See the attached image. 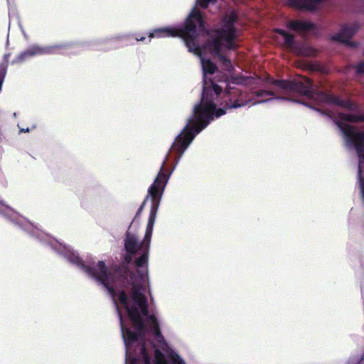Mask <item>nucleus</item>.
Returning a JSON list of instances; mask_svg holds the SVG:
<instances>
[{"instance_id": "5701e85b", "label": "nucleus", "mask_w": 364, "mask_h": 364, "mask_svg": "<svg viewBox=\"0 0 364 364\" xmlns=\"http://www.w3.org/2000/svg\"><path fill=\"white\" fill-rule=\"evenodd\" d=\"M358 122H364V113L362 114H358Z\"/></svg>"}, {"instance_id": "aec40b11", "label": "nucleus", "mask_w": 364, "mask_h": 364, "mask_svg": "<svg viewBox=\"0 0 364 364\" xmlns=\"http://www.w3.org/2000/svg\"><path fill=\"white\" fill-rule=\"evenodd\" d=\"M265 93H266L265 90H259L255 91L253 92V95L257 97H266Z\"/></svg>"}, {"instance_id": "412c9836", "label": "nucleus", "mask_w": 364, "mask_h": 364, "mask_svg": "<svg viewBox=\"0 0 364 364\" xmlns=\"http://www.w3.org/2000/svg\"><path fill=\"white\" fill-rule=\"evenodd\" d=\"M356 72L359 74H364V63H360L356 67Z\"/></svg>"}, {"instance_id": "ddd939ff", "label": "nucleus", "mask_w": 364, "mask_h": 364, "mask_svg": "<svg viewBox=\"0 0 364 364\" xmlns=\"http://www.w3.org/2000/svg\"><path fill=\"white\" fill-rule=\"evenodd\" d=\"M288 27L295 31H311L316 28L314 23L302 21H289L288 23Z\"/></svg>"}, {"instance_id": "4be33fe9", "label": "nucleus", "mask_w": 364, "mask_h": 364, "mask_svg": "<svg viewBox=\"0 0 364 364\" xmlns=\"http://www.w3.org/2000/svg\"><path fill=\"white\" fill-rule=\"evenodd\" d=\"M135 40L136 41H144L146 40V38L144 36H136Z\"/></svg>"}, {"instance_id": "393cba45", "label": "nucleus", "mask_w": 364, "mask_h": 364, "mask_svg": "<svg viewBox=\"0 0 364 364\" xmlns=\"http://www.w3.org/2000/svg\"><path fill=\"white\" fill-rule=\"evenodd\" d=\"M13 115H14V117H16V112H14V113L13 114Z\"/></svg>"}, {"instance_id": "7ed1b4c3", "label": "nucleus", "mask_w": 364, "mask_h": 364, "mask_svg": "<svg viewBox=\"0 0 364 364\" xmlns=\"http://www.w3.org/2000/svg\"><path fill=\"white\" fill-rule=\"evenodd\" d=\"M117 315L119 319L122 336L125 347V364H183V360L178 353L168 346L165 341L160 329V323L154 314H151L146 318L147 322L151 326V331L156 338L161 344V348L164 353L156 349L153 363L146 353L143 340L145 326L143 321V326L139 328L136 324H133L136 332L126 327L124 323L122 313L117 309Z\"/></svg>"}, {"instance_id": "b1692460", "label": "nucleus", "mask_w": 364, "mask_h": 364, "mask_svg": "<svg viewBox=\"0 0 364 364\" xmlns=\"http://www.w3.org/2000/svg\"><path fill=\"white\" fill-rule=\"evenodd\" d=\"M28 132H29V128H26V129L22 128V129H20V130H19L20 133Z\"/></svg>"}, {"instance_id": "39448f33", "label": "nucleus", "mask_w": 364, "mask_h": 364, "mask_svg": "<svg viewBox=\"0 0 364 364\" xmlns=\"http://www.w3.org/2000/svg\"><path fill=\"white\" fill-rule=\"evenodd\" d=\"M271 84L281 90L306 96L318 103L333 105L350 111L356 110L358 108L350 100H342L338 96L314 90L311 80L308 77H304L302 80L291 81L273 80Z\"/></svg>"}, {"instance_id": "f257e3e1", "label": "nucleus", "mask_w": 364, "mask_h": 364, "mask_svg": "<svg viewBox=\"0 0 364 364\" xmlns=\"http://www.w3.org/2000/svg\"><path fill=\"white\" fill-rule=\"evenodd\" d=\"M156 209L151 210L150 218L146 228L142 241L139 242L137 232L132 229L134 219L129 225L124 238V249L126 252L124 259L129 264L133 256H137L134 264L139 274L135 282L134 275L130 276L126 267H118L113 272L109 270L103 261L95 263L92 258L84 259L70 246L61 243L58 240L42 231L43 236L36 233L33 237L62 257L65 261L85 273L88 277L102 285L111 296L115 309L121 313L119 304L126 310L132 324L140 329L143 319L148 317V303L144 285L148 279V262L151 240L156 221Z\"/></svg>"}, {"instance_id": "f3484780", "label": "nucleus", "mask_w": 364, "mask_h": 364, "mask_svg": "<svg viewBox=\"0 0 364 364\" xmlns=\"http://www.w3.org/2000/svg\"><path fill=\"white\" fill-rule=\"evenodd\" d=\"M131 37L130 34H119L114 35L109 38H107L105 39L100 41V42L104 43H110L112 42H119L129 39Z\"/></svg>"}, {"instance_id": "9b49d317", "label": "nucleus", "mask_w": 364, "mask_h": 364, "mask_svg": "<svg viewBox=\"0 0 364 364\" xmlns=\"http://www.w3.org/2000/svg\"><path fill=\"white\" fill-rule=\"evenodd\" d=\"M265 95H266V96L271 97V98H268V99H265V100H258V101L254 102H252V105H259V104L267 103V102H271L272 100L287 101V102H295V103H297V104L303 105L305 107H309V108H310L311 109H314V110L319 112L322 115H325L326 114L321 109H319L318 108H316V107L310 105L309 104H308L306 102H302V101L299 100H294V99H292V98H290V97H279V96L275 97V94H274V92L268 91V90H266Z\"/></svg>"}, {"instance_id": "20e7f679", "label": "nucleus", "mask_w": 364, "mask_h": 364, "mask_svg": "<svg viewBox=\"0 0 364 364\" xmlns=\"http://www.w3.org/2000/svg\"><path fill=\"white\" fill-rule=\"evenodd\" d=\"M238 19V16L235 11L226 14L222 21L221 26L218 29L211 31L210 39L205 46L209 48V51L217 55L226 71L230 73L234 70L230 60L220 52L223 50H235L237 48L236 40L238 37L237 30L235 23Z\"/></svg>"}, {"instance_id": "6ab92c4d", "label": "nucleus", "mask_w": 364, "mask_h": 364, "mask_svg": "<svg viewBox=\"0 0 364 364\" xmlns=\"http://www.w3.org/2000/svg\"><path fill=\"white\" fill-rule=\"evenodd\" d=\"M363 360V357L360 355H355L348 358L347 364H360Z\"/></svg>"}, {"instance_id": "6e6552de", "label": "nucleus", "mask_w": 364, "mask_h": 364, "mask_svg": "<svg viewBox=\"0 0 364 364\" xmlns=\"http://www.w3.org/2000/svg\"><path fill=\"white\" fill-rule=\"evenodd\" d=\"M85 46V43L79 42H68L46 46H40L37 44H33L29 46L26 50L20 53L11 61V64L22 63L28 59L36 55L77 54L80 53Z\"/></svg>"}, {"instance_id": "0eeeda50", "label": "nucleus", "mask_w": 364, "mask_h": 364, "mask_svg": "<svg viewBox=\"0 0 364 364\" xmlns=\"http://www.w3.org/2000/svg\"><path fill=\"white\" fill-rule=\"evenodd\" d=\"M171 150L177 154L176 157L175 158V165H174L173 169L171 170V171L170 173H166V171H164L165 164H166V162L168 159V154H169V153H168L163 161V163L160 167L159 171L158 172L156 177L154 178L153 183L149 187V188L147 190V194H146L143 203L139 208V209L136 212V217L139 215L141 213V212L145 206L146 203L149 200H151V207H150V211H149L148 220L150 218L151 210L154 207L155 208L156 207L155 212H156V216L157 215V213H158V210H159V208L166 185L168 184V182L170 179V177H171L174 168H176L177 164L179 163V161L178 163H176L177 159L179 156V154L176 151H175L172 149V146H171L169 151H171Z\"/></svg>"}, {"instance_id": "2eb2a0df", "label": "nucleus", "mask_w": 364, "mask_h": 364, "mask_svg": "<svg viewBox=\"0 0 364 364\" xmlns=\"http://www.w3.org/2000/svg\"><path fill=\"white\" fill-rule=\"evenodd\" d=\"M276 32L283 36L285 46L290 48L292 51H294V46H297V43H296L294 41V36L287 33L285 31L282 29H277Z\"/></svg>"}, {"instance_id": "423d86ee", "label": "nucleus", "mask_w": 364, "mask_h": 364, "mask_svg": "<svg viewBox=\"0 0 364 364\" xmlns=\"http://www.w3.org/2000/svg\"><path fill=\"white\" fill-rule=\"evenodd\" d=\"M335 124L343 135L348 149H353L358 158V184L364 205V131H358L353 127L338 120Z\"/></svg>"}, {"instance_id": "9d476101", "label": "nucleus", "mask_w": 364, "mask_h": 364, "mask_svg": "<svg viewBox=\"0 0 364 364\" xmlns=\"http://www.w3.org/2000/svg\"><path fill=\"white\" fill-rule=\"evenodd\" d=\"M358 30L357 23L343 26L341 31L331 36V39L353 48L358 46L357 43L350 42V38L356 33Z\"/></svg>"}, {"instance_id": "1a4fd4ad", "label": "nucleus", "mask_w": 364, "mask_h": 364, "mask_svg": "<svg viewBox=\"0 0 364 364\" xmlns=\"http://www.w3.org/2000/svg\"><path fill=\"white\" fill-rule=\"evenodd\" d=\"M218 82H225L226 84L225 92L228 95H232L237 92L238 90L235 89V85L247 86L254 82V78L250 76H246L242 74L231 75L227 77L222 75Z\"/></svg>"}, {"instance_id": "a211bd4d", "label": "nucleus", "mask_w": 364, "mask_h": 364, "mask_svg": "<svg viewBox=\"0 0 364 364\" xmlns=\"http://www.w3.org/2000/svg\"><path fill=\"white\" fill-rule=\"evenodd\" d=\"M339 117L346 122H358V114H340Z\"/></svg>"}, {"instance_id": "dca6fc26", "label": "nucleus", "mask_w": 364, "mask_h": 364, "mask_svg": "<svg viewBox=\"0 0 364 364\" xmlns=\"http://www.w3.org/2000/svg\"><path fill=\"white\" fill-rule=\"evenodd\" d=\"M11 54L10 53H6L4 55V59L5 60V63H1L0 65V82H1V90L2 89V85L4 81L6 74L7 72V67H8V61L10 58Z\"/></svg>"}, {"instance_id": "f03ea898", "label": "nucleus", "mask_w": 364, "mask_h": 364, "mask_svg": "<svg viewBox=\"0 0 364 364\" xmlns=\"http://www.w3.org/2000/svg\"><path fill=\"white\" fill-rule=\"evenodd\" d=\"M210 35L211 32H208L205 28L204 33L197 37L200 47L196 48L195 52H192L200 58L203 71V90L200 101L193 106L192 114L187 119L186 124L172 143V149L179 154L176 163L180 161L195 137L215 118L224 115L226 113V109L242 107L250 102V100L240 102L239 100H236L232 105H227L226 108H217L218 105L222 104L220 95L223 88L218 85V80L220 77L215 80L208 77V75L215 73L217 66L210 59L204 58L202 55L203 50H209L208 48L205 47L208 43V41L205 43L200 42L201 38H210ZM217 77L219 76L217 75Z\"/></svg>"}, {"instance_id": "bb28decb", "label": "nucleus", "mask_w": 364, "mask_h": 364, "mask_svg": "<svg viewBox=\"0 0 364 364\" xmlns=\"http://www.w3.org/2000/svg\"><path fill=\"white\" fill-rule=\"evenodd\" d=\"M363 55H364V50H363Z\"/></svg>"}, {"instance_id": "f8f14e48", "label": "nucleus", "mask_w": 364, "mask_h": 364, "mask_svg": "<svg viewBox=\"0 0 364 364\" xmlns=\"http://www.w3.org/2000/svg\"><path fill=\"white\" fill-rule=\"evenodd\" d=\"M327 0H289L291 6L309 11H316Z\"/></svg>"}, {"instance_id": "a878e982", "label": "nucleus", "mask_w": 364, "mask_h": 364, "mask_svg": "<svg viewBox=\"0 0 364 364\" xmlns=\"http://www.w3.org/2000/svg\"><path fill=\"white\" fill-rule=\"evenodd\" d=\"M7 1H8V4H9V0H7Z\"/></svg>"}, {"instance_id": "4468645a", "label": "nucleus", "mask_w": 364, "mask_h": 364, "mask_svg": "<svg viewBox=\"0 0 364 364\" xmlns=\"http://www.w3.org/2000/svg\"><path fill=\"white\" fill-rule=\"evenodd\" d=\"M293 52L298 55L305 57L314 56L316 54L314 48L305 44H297L294 46Z\"/></svg>"}]
</instances>
